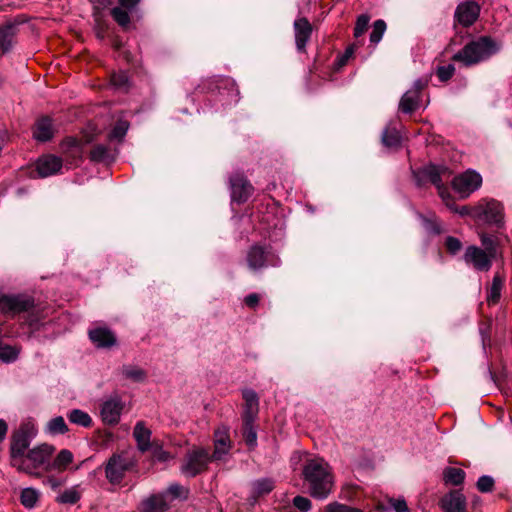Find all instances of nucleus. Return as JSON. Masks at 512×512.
<instances>
[{"mask_svg":"<svg viewBox=\"0 0 512 512\" xmlns=\"http://www.w3.org/2000/svg\"><path fill=\"white\" fill-rule=\"evenodd\" d=\"M37 432L32 422H23L12 432L9 446L10 465L18 472L33 477L50 472V460L56 450L55 446L48 443H41L29 449Z\"/></svg>","mask_w":512,"mask_h":512,"instance_id":"obj_1","label":"nucleus"},{"mask_svg":"<svg viewBox=\"0 0 512 512\" xmlns=\"http://www.w3.org/2000/svg\"><path fill=\"white\" fill-rule=\"evenodd\" d=\"M304 480L313 498L323 500L329 496L334 486V478L327 462L312 459L303 469Z\"/></svg>","mask_w":512,"mask_h":512,"instance_id":"obj_2","label":"nucleus"},{"mask_svg":"<svg viewBox=\"0 0 512 512\" xmlns=\"http://www.w3.org/2000/svg\"><path fill=\"white\" fill-rule=\"evenodd\" d=\"M499 49L500 46L491 37L482 36L466 44L453 55L452 59L469 67L487 60L496 54Z\"/></svg>","mask_w":512,"mask_h":512,"instance_id":"obj_3","label":"nucleus"},{"mask_svg":"<svg viewBox=\"0 0 512 512\" xmlns=\"http://www.w3.org/2000/svg\"><path fill=\"white\" fill-rule=\"evenodd\" d=\"M471 216L498 229L505 227V213L501 202L495 199H482L471 207Z\"/></svg>","mask_w":512,"mask_h":512,"instance_id":"obj_4","label":"nucleus"},{"mask_svg":"<svg viewBox=\"0 0 512 512\" xmlns=\"http://www.w3.org/2000/svg\"><path fill=\"white\" fill-rule=\"evenodd\" d=\"M451 174L452 172L447 166L434 164L424 166L416 173L420 180L429 181L436 186L440 197L447 206H450L449 202L452 201V197L448 188L444 185L443 180L448 179Z\"/></svg>","mask_w":512,"mask_h":512,"instance_id":"obj_5","label":"nucleus"},{"mask_svg":"<svg viewBox=\"0 0 512 512\" xmlns=\"http://www.w3.org/2000/svg\"><path fill=\"white\" fill-rule=\"evenodd\" d=\"M211 461L214 460L208 449L193 447L185 454L180 471L184 476L192 478L204 472Z\"/></svg>","mask_w":512,"mask_h":512,"instance_id":"obj_6","label":"nucleus"},{"mask_svg":"<svg viewBox=\"0 0 512 512\" xmlns=\"http://www.w3.org/2000/svg\"><path fill=\"white\" fill-rule=\"evenodd\" d=\"M136 461L127 453L113 454L105 465L106 479L112 485H118L122 482L126 472L132 470Z\"/></svg>","mask_w":512,"mask_h":512,"instance_id":"obj_7","label":"nucleus"},{"mask_svg":"<svg viewBox=\"0 0 512 512\" xmlns=\"http://www.w3.org/2000/svg\"><path fill=\"white\" fill-rule=\"evenodd\" d=\"M246 261L252 271H258L268 266L278 267L281 264L278 255L259 245L250 247L246 255Z\"/></svg>","mask_w":512,"mask_h":512,"instance_id":"obj_8","label":"nucleus"},{"mask_svg":"<svg viewBox=\"0 0 512 512\" xmlns=\"http://www.w3.org/2000/svg\"><path fill=\"white\" fill-rule=\"evenodd\" d=\"M35 305L31 296L24 294H0V312L4 315L15 316L30 311Z\"/></svg>","mask_w":512,"mask_h":512,"instance_id":"obj_9","label":"nucleus"},{"mask_svg":"<svg viewBox=\"0 0 512 512\" xmlns=\"http://www.w3.org/2000/svg\"><path fill=\"white\" fill-rule=\"evenodd\" d=\"M482 185V176L475 170L468 169L456 175L452 180V188L461 198L469 197Z\"/></svg>","mask_w":512,"mask_h":512,"instance_id":"obj_10","label":"nucleus"},{"mask_svg":"<svg viewBox=\"0 0 512 512\" xmlns=\"http://www.w3.org/2000/svg\"><path fill=\"white\" fill-rule=\"evenodd\" d=\"M463 260L466 265L476 271L488 272L493 264L494 258L485 250L477 245H469L463 254Z\"/></svg>","mask_w":512,"mask_h":512,"instance_id":"obj_11","label":"nucleus"},{"mask_svg":"<svg viewBox=\"0 0 512 512\" xmlns=\"http://www.w3.org/2000/svg\"><path fill=\"white\" fill-rule=\"evenodd\" d=\"M124 402L118 394L106 398L100 407V416L104 424L109 426L117 425L120 421Z\"/></svg>","mask_w":512,"mask_h":512,"instance_id":"obj_12","label":"nucleus"},{"mask_svg":"<svg viewBox=\"0 0 512 512\" xmlns=\"http://www.w3.org/2000/svg\"><path fill=\"white\" fill-rule=\"evenodd\" d=\"M426 86V81L417 79L412 87L404 93L399 102V110L405 114H411L419 107L420 95Z\"/></svg>","mask_w":512,"mask_h":512,"instance_id":"obj_13","label":"nucleus"},{"mask_svg":"<svg viewBox=\"0 0 512 512\" xmlns=\"http://www.w3.org/2000/svg\"><path fill=\"white\" fill-rule=\"evenodd\" d=\"M231 197L238 203H243L252 195L254 188L242 173L230 177Z\"/></svg>","mask_w":512,"mask_h":512,"instance_id":"obj_14","label":"nucleus"},{"mask_svg":"<svg viewBox=\"0 0 512 512\" xmlns=\"http://www.w3.org/2000/svg\"><path fill=\"white\" fill-rule=\"evenodd\" d=\"M480 14V6L473 0L460 3L455 10V20L463 27H469L475 23Z\"/></svg>","mask_w":512,"mask_h":512,"instance_id":"obj_15","label":"nucleus"},{"mask_svg":"<svg viewBox=\"0 0 512 512\" xmlns=\"http://www.w3.org/2000/svg\"><path fill=\"white\" fill-rule=\"evenodd\" d=\"M232 442L229 429L226 426L218 427L214 432V451L211 455L214 461L222 460L231 450Z\"/></svg>","mask_w":512,"mask_h":512,"instance_id":"obj_16","label":"nucleus"},{"mask_svg":"<svg viewBox=\"0 0 512 512\" xmlns=\"http://www.w3.org/2000/svg\"><path fill=\"white\" fill-rule=\"evenodd\" d=\"M295 44L299 52H305L306 45L312 35V25L307 18L301 17L294 21Z\"/></svg>","mask_w":512,"mask_h":512,"instance_id":"obj_17","label":"nucleus"},{"mask_svg":"<svg viewBox=\"0 0 512 512\" xmlns=\"http://www.w3.org/2000/svg\"><path fill=\"white\" fill-rule=\"evenodd\" d=\"M89 339L97 348H111L117 342L115 334L107 327H95L88 332Z\"/></svg>","mask_w":512,"mask_h":512,"instance_id":"obj_18","label":"nucleus"},{"mask_svg":"<svg viewBox=\"0 0 512 512\" xmlns=\"http://www.w3.org/2000/svg\"><path fill=\"white\" fill-rule=\"evenodd\" d=\"M62 159L48 154L40 157L36 162V170L40 177L45 178L58 173L62 168Z\"/></svg>","mask_w":512,"mask_h":512,"instance_id":"obj_19","label":"nucleus"},{"mask_svg":"<svg viewBox=\"0 0 512 512\" xmlns=\"http://www.w3.org/2000/svg\"><path fill=\"white\" fill-rule=\"evenodd\" d=\"M478 237L482 245V249L488 252L494 259L502 256V240L498 233H488L485 231L478 232Z\"/></svg>","mask_w":512,"mask_h":512,"instance_id":"obj_20","label":"nucleus"},{"mask_svg":"<svg viewBox=\"0 0 512 512\" xmlns=\"http://www.w3.org/2000/svg\"><path fill=\"white\" fill-rule=\"evenodd\" d=\"M169 508L165 493L152 494L142 500L139 512H165Z\"/></svg>","mask_w":512,"mask_h":512,"instance_id":"obj_21","label":"nucleus"},{"mask_svg":"<svg viewBox=\"0 0 512 512\" xmlns=\"http://www.w3.org/2000/svg\"><path fill=\"white\" fill-rule=\"evenodd\" d=\"M444 512H466V498L460 491H452L441 500Z\"/></svg>","mask_w":512,"mask_h":512,"instance_id":"obj_22","label":"nucleus"},{"mask_svg":"<svg viewBox=\"0 0 512 512\" xmlns=\"http://www.w3.org/2000/svg\"><path fill=\"white\" fill-rule=\"evenodd\" d=\"M55 128L52 119L48 116L39 118L33 128V136L36 140L46 142L52 139Z\"/></svg>","mask_w":512,"mask_h":512,"instance_id":"obj_23","label":"nucleus"},{"mask_svg":"<svg viewBox=\"0 0 512 512\" xmlns=\"http://www.w3.org/2000/svg\"><path fill=\"white\" fill-rule=\"evenodd\" d=\"M151 430L145 426L143 421H139L136 423L133 430V437L136 440L137 448L141 452H146L151 449L152 444L150 442L151 439Z\"/></svg>","mask_w":512,"mask_h":512,"instance_id":"obj_24","label":"nucleus"},{"mask_svg":"<svg viewBox=\"0 0 512 512\" xmlns=\"http://www.w3.org/2000/svg\"><path fill=\"white\" fill-rule=\"evenodd\" d=\"M16 35V26L12 23L0 25V53L6 54L11 51Z\"/></svg>","mask_w":512,"mask_h":512,"instance_id":"obj_25","label":"nucleus"},{"mask_svg":"<svg viewBox=\"0 0 512 512\" xmlns=\"http://www.w3.org/2000/svg\"><path fill=\"white\" fill-rule=\"evenodd\" d=\"M242 395L245 400L243 419H255L259 411V399L257 393L252 389H245L243 390Z\"/></svg>","mask_w":512,"mask_h":512,"instance_id":"obj_26","label":"nucleus"},{"mask_svg":"<svg viewBox=\"0 0 512 512\" xmlns=\"http://www.w3.org/2000/svg\"><path fill=\"white\" fill-rule=\"evenodd\" d=\"M61 151L67 159H79L83 151L82 143L75 137H67L61 142Z\"/></svg>","mask_w":512,"mask_h":512,"instance_id":"obj_27","label":"nucleus"},{"mask_svg":"<svg viewBox=\"0 0 512 512\" xmlns=\"http://www.w3.org/2000/svg\"><path fill=\"white\" fill-rule=\"evenodd\" d=\"M73 460V453L68 449H62L54 459L51 458L50 471L56 470L58 472H63L73 462Z\"/></svg>","mask_w":512,"mask_h":512,"instance_id":"obj_28","label":"nucleus"},{"mask_svg":"<svg viewBox=\"0 0 512 512\" xmlns=\"http://www.w3.org/2000/svg\"><path fill=\"white\" fill-rule=\"evenodd\" d=\"M504 282V276L500 275L499 273L494 275L492 283L487 289L486 300L489 304H496L499 301Z\"/></svg>","mask_w":512,"mask_h":512,"instance_id":"obj_29","label":"nucleus"},{"mask_svg":"<svg viewBox=\"0 0 512 512\" xmlns=\"http://www.w3.org/2000/svg\"><path fill=\"white\" fill-rule=\"evenodd\" d=\"M44 431L49 435L55 436L65 434L69 429L64 418L62 416H56L46 423Z\"/></svg>","mask_w":512,"mask_h":512,"instance_id":"obj_30","label":"nucleus"},{"mask_svg":"<svg viewBox=\"0 0 512 512\" xmlns=\"http://www.w3.org/2000/svg\"><path fill=\"white\" fill-rule=\"evenodd\" d=\"M82 492L79 485L72 486L56 497V501L60 504L73 505L77 503L81 498Z\"/></svg>","mask_w":512,"mask_h":512,"instance_id":"obj_31","label":"nucleus"},{"mask_svg":"<svg viewBox=\"0 0 512 512\" xmlns=\"http://www.w3.org/2000/svg\"><path fill=\"white\" fill-rule=\"evenodd\" d=\"M68 420L76 425L89 428L92 426V418L91 416L81 410V409H73L67 414Z\"/></svg>","mask_w":512,"mask_h":512,"instance_id":"obj_32","label":"nucleus"},{"mask_svg":"<svg viewBox=\"0 0 512 512\" xmlns=\"http://www.w3.org/2000/svg\"><path fill=\"white\" fill-rule=\"evenodd\" d=\"M40 497V492L32 487L24 488L20 494L21 504L28 509H32L36 506Z\"/></svg>","mask_w":512,"mask_h":512,"instance_id":"obj_33","label":"nucleus"},{"mask_svg":"<svg viewBox=\"0 0 512 512\" xmlns=\"http://www.w3.org/2000/svg\"><path fill=\"white\" fill-rule=\"evenodd\" d=\"M443 477L446 483L458 486L464 482L465 472L460 468L447 467L443 472Z\"/></svg>","mask_w":512,"mask_h":512,"instance_id":"obj_34","label":"nucleus"},{"mask_svg":"<svg viewBox=\"0 0 512 512\" xmlns=\"http://www.w3.org/2000/svg\"><path fill=\"white\" fill-rule=\"evenodd\" d=\"M274 489V482L269 478H262L252 483L254 497L269 494Z\"/></svg>","mask_w":512,"mask_h":512,"instance_id":"obj_35","label":"nucleus"},{"mask_svg":"<svg viewBox=\"0 0 512 512\" xmlns=\"http://www.w3.org/2000/svg\"><path fill=\"white\" fill-rule=\"evenodd\" d=\"M122 374L133 382H144L147 377L146 372L142 368L134 365H124L122 367Z\"/></svg>","mask_w":512,"mask_h":512,"instance_id":"obj_36","label":"nucleus"},{"mask_svg":"<svg viewBox=\"0 0 512 512\" xmlns=\"http://www.w3.org/2000/svg\"><path fill=\"white\" fill-rule=\"evenodd\" d=\"M255 419H243V437L246 444L253 448L257 444V433L253 426Z\"/></svg>","mask_w":512,"mask_h":512,"instance_id":"obj_37","label":"nucleus"},{"mask_svg":"<svg viewBox=\"0 0 512 512\" xmlns=\"http://www.w3.org/2000/svg\"><path fill=\"white\" fill-rule=\"evenodd\" d=\"M401 137L394 128H386L382 133V143L388 148H396L400 145Z\"/></svg>","mask_w":512,"mask_h":512,"instance_id":"obj_38","label":"nucleus"},{"mask_svg":"<svg viewBox=\"0 0 512 512\" xmlns=\"http://www.w3.org/2000/svg\"><path fill=\"white\" fill-rule=\"evenodd\" d=\"M129 12V10L123 8L122 6L114 7L111 10V16L119 26L122 28H127L130 24Z\"/></svg>","mask_w":512,"mask_h":512,"instance_id":"obj_39","label":"nucleus"},{"mask_svg":"<svg viewBox=\"0 0 512 512\" xmlns=\"http://www.w3.org/2000/svg\"><path fill=\"white\" fill-rule=\"evenodd\" d=\"M129 129V122L119 119L109 134L111 140L121 141Z\"/></svg>","mask_w":512,"mask_h":512,"instance_id":"obj_40","label":"nucleus"},{"mask_svg":"<svg viewBox=\"0 0 512 512\" xmlns=\"http://www.w3.org/2000/svg\"><path fill=\"white\" fill-rule=\"evenodd\" d=\"M386 31V23L384 20H376L373 24V29L370 34V41L373 44H378Z\"/></svg>","mask_w":512,"mask_h":512,"instance_id":"obj_41","label":"nucleus"},{"mask_svg":"<svg viewBox=\"0 0 512 512\" xmlns=\"http://www.w3.org/2000/svg\"><path fill=\"white\" fill-rule=\"evenodd\" d=\"M110 150L103 144H98L93 147L90 152V158L95 162H102L109 158Z\"/></svg>","mask_w":512,"mask_h":512,"instance_id":"obj_42","label":"nucleus"},{"mask_svg":"<svg viewBox=\"0 0 512 512\" xmlns=\"http://www.w3.org/2000/svg\"><path fill=\"white\" fill-rule=\"evenodd\" d=\"M19 350L10 345H0V360L6 363L13 362L17 359Z\"/></svg>","mask_w":512,"mask_h":512,"instance_id":"obj_43","label":"nucleus"},{"mask_svg":"<svg viewBox=\"0 0 512 512\" xmlns=\"http://www.w3.org/2000/svg\"><path fill=\"white\" fill-rule=\"evenodd\" d=\"M370 21V17L366 14H362L357 18L355 28H354V36L356 38L360 37L367 30L368 24Z\"/></svg>","mask_w":512,"mask_h":512,"instance_id":"obj_44","label":"nucleus"},{"mask_svg":"<svg viewBox=\"0 0 512 512\" xmlns=\"http://www.w3.org/2000/svg\"><path fill=\"white\" fill-rule=\"evenodd\" d=\"M325 512H363L361 509L351 507L338 502L329 503L325 507Z\"/></svg>","mask_w":512,"mask_h":512,"instance_id":"obj_45","label":"nucleus"},{"mask_svg":"<svg viewBox=\"0 0 512 512\" xmlns=\"http://www.w3.org/2000/svg\"><path fill=\"white\" fill-rule=\"evenodd\" d=\"M293 506L298 509L300 512H308L311 509V501L307 497L304 496H295L293 498Z\"/></svg>","mask_w":512,"mask_h":512,"instance_id":"obj_46","label":"nucleus"},{"mask_svg":"<svg viewBox=\"0 0 512 512\" xmlns=\"http://www.w3.org/2000/svg\"><path fill=\"white\" fill-rule=\"evenodd\" d=\"M493 486H494L493 478L490 476H487V475L481 476L477 481V489L483 493L492 491Z\"/></svg>","mask_w":512,"mask_h":512,"instance_id":"obj_47","label":"nucleus"},{"mask_svg":"<svg viewBox=\"0 0 512 512\" xmlns=\"http://www.w3.org/2000/svg\"><path fill=\"white\" fill-rule=\"evenodd\" d=\"M454 72H455L454 65L448 64L446 66L438 67L436 74H437L438 78L440 79V81L446 82L454 75Z\"/></svg>","mask_w":512,"mask_h":512,"instance_id":"obj_48","label":"nucleus"},{"mask_svg":"<svg viewBox=\"0 0 512 512\" xmlns=\"http://www.w3.org/2000/svg\"><path fill=\"white\" fill-rule=\"evenodd\" d=\"M445 246L449 253L455 255L461 250L462 243L458 238L448 236L445 240Z\"/></svg>","mask_w":512,"mask_h":512,"instance_id":"obj_49","label":"nucleus"},{"mask_svg":"<svg viewBox=\"0 0 512 512\" xmlns=\"http://www.w3.org/2000/svg\"><path fill=\"white\" fill-rule=\"evenodd\" d=\"M152 453L154 459L165 462L171 458L170 454L162 449L160 446H152Z\"/></svg>","mask_w":512,"mask_h":512,"instance_id":"obj_50","label":"nucleus"},{"mask_svg":"<svg viewBox=\"0 0 512 512\" xmlns=\"http://www.w3.org/2000/svg\"><path fill=\"white\" fill-rule=\"evenodd\" d=\"M389 502L396 512H410L404 499H391Z\"/></svg>","mask_w":512,"mask_h":512,"instance_id":"obj_51","label":"nucleus"},{"mask_svg":"<svg viewBox=\"0 0 512 512\" xmlns=\"http://www.w3.org/2000/svg\"><path fill=\"white\" fill-rule=\"evenodd\" d=\"M111 80H112V84L119 88L126 86V84L128 82V78H127L126 74L123 72L118 73V74H113Z\"/></svg>","mask_w":512,"mask_h":512,"instance_id":"obj_52","label":"nucleus"},{"mask_svg":"<svg viewBox=\"0 0 512 512\" xmlns=\"http://www.w3.org/2000/svg\"><path fill=\"white\" fill-rule=\"evenodd\" d=\"M167 493L172 495L173 498H178L184 493V488L179 484H171L167 489Z\"/></svg>","mask_w":512,"mask_h":512,"instance_id":"obj_53","label":"nucleus"},{"mask_svg":"<svg viewBox=\"0 0 512 512\" xmlns=\"http://www.w3.org/2000/svg\"><path fill=\"white\" fill-rule=\"evenodd\" d=\"M260 297L256 293L247 295L244 299L245 304L250 308H255L259 303Z\"/></svg>","mask_w":512,"mask_h":512,"instance_id":"obj_54","label":"nucleus"},{"mask_svg":"<svg viewBox=\"0 0 512 512\" xmlns=\"http://www.w3.org/2000/svg\"><path fill=\"white\" fill-rule=\"evenodd\" d=\"M141 0H119L120 6L123 8L132 11L136 8Z\"/></svg>","mask_w":512,"mask_h":512,"instance_id":"obj_55","label":"nucleus"},{"mask_svg":"<svg viewBox=\"0 0 512 512\" xmlns=\"http://www.w3.org/2000/svg\"><path fill=\"white\" fill-rule=\"evenodd\" d=\"M45 483L49 485L53 490H56L63 484V481L54 476H48L45 480Z\"/></svg>","mask_w":512,"mask_h":512,"instance_id":"obj_56","label":"nucleus"},{"mask_svg":"<svg viewBox=\"0 0 512 512\" xmlns=\"http://www.w3.org/2000/svg\"><path fill=\"white\" fill-rule=\"evenodd\" d=\"M8 425L5 420L0 419V442H2L7 435Z\"/></svg>","mask_w":512,"mask_h":512,"instance_id":"obj_57","label":"nucleus"},{"mask_svg":"<svg viewBox=\"0 0 512 512\" xmlns=\"http://www.w3.org/2000/svg\"><path fill=\"white\" fill-rule=\"evenodd\" d=\"M352 54H353V47L347 48L345 53L340 58V64L344 65Z\"/></svg>","mask_w":512,"mask_h":512,"instance_id":"obj_58","label":"nucleus"},{"mask_svg":"<svg viewBox=\"0 0 512 512\" xmlns=\"http://www.w3.org/2000/svg\"><path fill=\"white\" fill-rule=\"evenodd\" d=\"M458 213H460L461 215H471V208L467 207V206H463L461 209L459 210H456Z\"/></svg>","mask_w":512,"mask_h":512,"instance_id":"obj_59","label":"nucleus"},{"mask_svg":"<svg viewBox=\"0 0 512 512\" xmlns=\"http://www.w3.org/2000/svg\"><path fill=\"white\" fill-rule=\"evenodd\" d=\"M4 137L0 135V151L2 150L3 146H4Z\"/></svg>","mask_w":512,"mask_h":512,"instance_id":"obj_60","label":"nucleus"}]
</instances>
